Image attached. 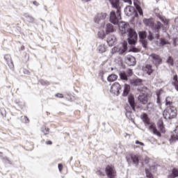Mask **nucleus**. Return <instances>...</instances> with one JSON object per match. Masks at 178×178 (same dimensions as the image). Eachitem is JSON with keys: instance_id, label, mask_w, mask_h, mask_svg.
Wrapping results in <instances>:
<instances>
[{"instance_id": "49530a36", "label": "nucleus", "mask_w": 178, "mask_h": 178, "mask_svg": "<svg viewBox=\"0 0 178 178\" xmlns=\"http://www.w3.org/2000/svg\"><path fill=\"white\" fill-rule=\"evenodd\" d=\"M124 2H126L127 3L131 5L133 3L131 1V0H123Z\"/></svg>"}, {"instance_id": "864d4df0", "label": "nucleus", "mask_w": 178, "mask_h": 178, "mask_svg": "<svg viewBox=\"0 0 178 178\" xmlns=\"http://www.w3.org/2000/svg\"><path fill=\"white\" fill-rule=\"evenodd\" d=\"M133 51L134 52H137V51H136V49H133Z\"/></svg>"}, {"instance_id": "7c9ffc66", "label": "nucleus", "mask_w": 178, "mask_h": 178, "mask_svg": "<svg viewBox=\"0 0 178 178\" xmlns=\"http://www.w3.org/2000/svg\"><path fill=\"white\" fill-rule=\"evenodd\" d=\"M98 51L100 52V54H104L105 51H106V48L105 47V44H100L98 47Z\"/></svg>"}, {"instance_id": "7ed1b4c3", "label": "nucleus", "mask_w": 178, "mask_h": 178, "mask_svg": "<svg viewBox=\"0 0 178 178\" xmlns=\"http://www.w3.org/2000/svg\"><path fill=\"white\" fill-rule=\"evenodd\" d=\"M163 115L165 119H175L177 117V107H166Z\"/></svg>"}, {"instance_id": "72a5a7b5", "label": "nucleus", "mask_w": 178, "mask_h": 178, "mask_svg": "<svg viewBox=\"0 0 178 178\" xmlns=\"http://www.w3.org/2000/svg\"><path fill=\"white\" fill-rule=\"evenodd\" d=\"M167 63H168V65H170V66H173L175 65V60H173V58H172V56L168 57L167 60Z\"/></svg>"}, {"instance_id": "6e6552de", "label": "nucleus", "mask_w": 178, "mask_h": 178, "mask_svg": "<svg viewBox=\"0 0 178 178\" xmlns=\"http://www.w3.org/2000/svg\"><path fill=\"white\" fill-rule=\"evenodd\" d=\"M149 58L152 59V62L156 67H159V65H161L162 63V58L161 56L156 54H152L149 55Z\"/></svg>"}, {"instance_id": "09e8293b", "label": "nucleus", "mask_w": 178, "mask_h": 178, "mask_svg": "<svg viewBox=\"0 0 178 178\" xmlns=\"http://www.w3.org/2000/svg\"><path fill=\"white\" fill-rule=\"evenodd\" d=\"M8 66H10V67H12L13 66V63L12 62V60H10V63L8 64Z\"/></svg>"}, {"instance_id": "37998d69", "label": "nucleus", "mask_w": 178, "mask_h": 178, "mask_svg": "<svg viewBox=\"0 0 178 178\" xmlns=\"http://www.w3.org/2000/svg\"><path fill=\"white\" fill-rule=\"evenodd\" d=\"M136 144H138L139 145H141L142 147H144V143L143 142H140L139 140H136Z\"/></svg>"}, {"instance_id": "3c124183", "label": "nucleus", "mask_w": 178, "mask_h": 178, "mask_svg": "<svg viewBox=\"0 0 178 178\" xmlns=\"http://www.w3.org/2000/svg\"><path fill=\"white\" fill-rule=\"evenodd\" d=\"M156 38H157V40L159 38V33H157V34L156 35Z\"/></svg>"}, {"instance_id": "9d476101", "label": "nucleus", "mask_w": 178, "mask_h": 178, "mask_svg": "<svg viewBox=\"0 0 178 178\" xmlns=\"http://www.w3.org/2000/svg\"><path fill=\"white\" fill-rule=\"evenodd\" d=\"M139 38L140 41L144 48H147V45H148V42H147V32L140 31L139 32Z\"/></svg>"}, {"instance_id": "5fc2aeb1", "label": "nucleus", "mask_w": 178, "mask_h": 178, "mask_svg": "<svg viewBox=\"0 0 178 178\" xmlns=\"http://www.w3.org/2000/svg\"><path fill=\"white\" fill-rule=\"evenodd\" d=\"M3 153L2 152H0V155H3Z\"/></svg>"}, {"instance_id": "58836bf2", "label": "nucleus", "mask_w": 178, "mask_h": 178, "mask_svg": "<svg viewBox=\"0 0 178 178\" xmlns=\"http://www.w3.org/2000/svg\"><path fill=\"white\" fill-rule=\"evenodd\" d=\"M97 175H98L99 176H105V173L102 172V170H98L97 171Z\"/></svg>"}, {"instance_id": "4d7b16f0", "label": "nucleus", "mask_w": 178, "mask_h": 178, "mask_svg": "<svg viewBox=\"0 0 178 178\" xmlns=\"http://www.w3.org/2000/svg\"><path fill=\"white\" fill-rule=\"evenodd\" d=\"M4 58H5V59H6V56Z\"/></svg>"}, {"instance_id": "4468645a", "label": "nucleus", "mask_w": 178, "mask_h": 178, "mask_svg": "<svg viewBox=\"0 0 178 178\" xmlns=\"http://www.w3.org/2000/svg\"><path fill=\"white\" fill-rule=\"evenodd\" d=\"M116 37L115 35H110L107 38V43L108 44L109 47H113V45L116 44Z\"/></svg>"}, {"instance_id": "c85d7f7f", "label": "nucleus", "mask_w": 178, "mask_h": 178, "mask_svg": "<svg viewBox=\"0 0 178 178\" xmlns=\"http://www.w3.org/2000/svg\"><path fill=\"white\" fill-rule=\"evenodd\" d=\"M157 17H159V19H160V20H161V22L163 23H164V24H165V25L169 24V20L166 19V18H165L164 17L161 16V15H159L157 16Z\"/></svg>"}, {"instance_id": "393cba45", "label": "nucleus", "mask_w": 178, "mask_h": 178, "mask_svg": "<svg viewBox=\"0 0 178 178\" xmlns=\"http://www.w3.org/2000/svg\"><path fill=\"white\" fill-rule=\"evenodd\" d=\"M106 33H113L115 31V29L113 28V25L111 24H107L106 25Z\"/></svg>"}, {"instance_id": "cd10ccee", "label": "nucleus", "mask_w": 178, "mask_h": 178, "mask_svg": "<svg viewBox=\"0 0 178 178\" xmlns=\"http://www.w3.org/2000/svg\"><path fill=\"white\" fill-rule=\"evenodd\" d=\"M41 131H42V133H43L44 134V136H47V134H49V128H48L45 126H43L41 128Z\"/></svg>"}, {"instance_id": "603ef678", "label": "nucleus", "mask_w": 178, "mask_h": 178, "mask_svg": "<svg viewBox=\"0 0 178 178\" xmlns=\"http://www.w3.org/2000/svg\"><path fill=\"white\" fill-rule=\"evenodd\" d=\"M24 118H25V119H26V120H27L28 122H30V120H29V118H27L26 116H25Z\"/></svg>"}, {"instance_id": "473e14b6", "label": "nucleus", "mask_w": 178, "mask_h": 178, "mask_svg": "<svg viewBox=\"0 0 178 178\" xmlns=\"http://www.w3.org/2000/svg\"><path fill=\"white\" fill-rule=\"evenodd\" d=\"M120 77L121 80H124L125 81H127V80H129V79L127 78V74H126L125 72H121L120 74Z\"/></svg>"}, {"instance_id": "412c9836", "label": "nucleus", "mask_w": 178, "mask_h": 178, "mask_svg": "<svg viewBox=\"0 0 178 178\" xmlns=\"http://www.w3.org/2000/svg\"><path fill=\"white\" fill-rule=\"evenodd\" d=\"M157 126H158V128H159V130L158 131L160 132V134L161 133H165L166 131L165 130V126L163 125V121H159L157 124Z\"/></svg>"}, {"instance_id": "6e6d98bb", "label": "nucleus", "mask_w": 178, "mask_h": 178, "mask_svg": "<svg viewBox=\"0 0 178 178\" xmlns=\"http://www.w3.org/2000/svg\"><path fill=\"white\" fill-rule=\"evenodd\" d=\"M128 8H129V9H133V8L130 7V6H128Z\"/></svg>"}, {"instance_id": "4be33fe9", "label": "nucleus", "mask_w": 178, "mask_h": 178, "mask_svg": "<svg viewBox=\"0 0 178 178\" xmlns=\"http://www.w3.org/2000/svg\"><path fill=\"white\" fill-rule=\"evenodd\" d=\"M172 86H174V87H175V90H177V91H178V76H177V74H175L172 77Z\"/></svg>"}, {"instance_id": "de8ad7c7", "label": "nucleus", "mask_w": 178, "mask_h": 178, "mask_svg": "<svg viewBox=\"0 0 178 178\" xmlns=\"http://www.w3.org/2000/svg\"><path fill=\"white\" fill-rule=\"evenodd\" d=\"M46 145H52V142L51 140H47V141H46Z\"/></svg>"}, {"instance_id": "c756f323", "label": "nucleus", "mask_w": 178, "mask_h": 178, "mask_svg": "<svg viewBox=\"0 0 178 178\" xmlns=\"http://www.w3.org/2000/svg\"><path fill=\"white\" fill-rule=\"evenodd\" d=\"M97 19H99V20H105V19H106V13H102L98 14Z\"/></svg>"}, {"instance_id": "c9c22d12", "label": "nucleus", "mask_w": 178, "mask_h": 178, "mask_svg": "<svg viewBox=\"0 0 178 178\" xmlns=\"http://www.w3.org/2000/svg\"><path fill=\"white\" fill-rule=\"evenodd\" d=\"M145 172H146V176L148 178H154V176L152 175V174H151V172H149V170H148V169H145Z\"/></svg>"}, {"instance_id": "b1692460", "label": "nucleus", "mask_w": 178, "mask_h": 178, "mask_svg": "<svg viewBox=\"0 0 178 178\" xmlns=\"http://www.w3.org/2000/svg\"><path fill=\"white\" fill-rule=\"evenodd\" d=\"M178 177V169L177 168H173L172 170V175L168 176V178H175Z\"/></svg>"}, {"instance_id": "f03ea898", "label": "nucleus", "mask_w": 178, "mask_h": 178, "mask_svg": "<svg viewBox=\"0 0 178 178\" xmlns=\"http://www.w3.org/2000/svg\"><path fill=\"white\" fill-rule=\"evenodd\" d=\"M140 119L143 120L145 126H149L148 129L153 133L157 137H162V134L156 129V124L154 122H151V118L148 116L146 113H143L140 115Z\"/></svg>"}, {"instance_id": "4c0bfd02", "label": "nucleus", "mask_w": 178, "mask_h": 178, "mask_svg": "<svg viewBox=\"0 0 178 178\" xmlns=\"http://www.w3.org/2000/svg\"><path fill=\"white\" fill-rule=\"evenodd\" d=\"M148 40H149V41H152V40H154V35H152V32L149 33V35L147 36Z\"/></svg>"}, {"instance_id": "8fccbe9b", "label": "nucleus", "mask_w": 178, "mask_h": 178, "mask_svg": "<svg viewBox=\"0 0 178 178\" xmlns=\"http://www.w3.org/2000/svg\"><path fill=\"white\" fill-rule=\"evenodd\" d=\"M33 5H35L36 6H38V2L35 1H33Z\"/></svg>"}, {"instance_id": "f704fd0d", "label": "nucleus", "mask_w": 178, "mask_h": 178, "mask_svg": "<svg viewBox=\"0 0 178 178\" xmlns=\"http://www.w3.org/2000/svg\"><path fill=\"white\" fill-rule=\"evenodd\" d=\"M160 44H161V45H167L168 44H169V41H168L166 39H165V38H161V40H160Z\"/></svg>"}, {"instance_id": "0eeeda50", "label": "nucleus", "mask_w": 178, "mask_h": 178, "mask_svg": "<svg viewBox=\"0 0 178 178\" xmlns=\"http://www.w3.org/2000/svg\"><path fill=\"white\" fill-rule=\"evenodd\" d=\"M112 51L113 54L118 52L120 55H123L127 51V43H121L119 46L114 47Z\"/></svg>"}, {"instance_id": "79ce46f5", "label": "nucleus", "mask_w": 178, "mask_h": 178, "mask_svg": "<svg viewBox=\"0 0 178 178\" xmlns=\"http://www.w3.org/2000/svg\"><path fill=\"white\" fill-rule=\"evenodd\" d=\"M58 170L60 172L63 170V165L61 163L58 164Z\"/></svg>"}, {"instance_id": "423d86ee", "label": "nucleus", "mask_w": 178, "mask_h": 178, "mask_svg": "<svg viewBox=\"0 0 178 178\" xmlns=\"http://www.w3.org/2000/svg\"><path fill=\"white\" fill-rule=\"evenodd\" d=\"M128 35H129V38H128L129 44H130V45H134L136 42H137V40H138L137 33H136L134 29H130L128 31Z\"/></svg>"}, {"instance_id": "ddd939ff", "label": "nucleus", "mask_w": 178, "mask_h": 178, "mask_svg": "<svg viewBox=\"0 0 178 178\" xmlns=\"http://www.w3.org/2000/svg\"><path fill=\"white\" fill-rule=\"evenodd\" d=\"M165 106L166 108L176 107L173 102V97L168 96L165 98Z\"/></svg>"}, {"instance_id": "c03bdc74", "label": "nucleus", "mask_w": 178, "mask_h": 178, "mask_svg": "<svg viewBox=\"0 0 178 178\" xmlns=\"http://www.w3.org/2000/svg\"><path fill=\"white\" fill-rule=\"evenodd\" d=\"M134 6L140 5V1L138 0H133Z\"/></svg>"}, {"instance_id": "a211bd4d", "label": "nucleus", "mask_w": 178, "mask_h": 178, "mask_svg": "<svg viewBox=\"0 0 178 178\" xmlns=\"http://www.w3.org/2000/svg\"><path fill=\"white\" fill-rule=\"evenodd\" d=\"M143 23L145 26H147L148 27H150L151 29H152V27H154V19L152 18H149V19H147L145 18L143 19Z\"/></svg>"}, {"instance_id": "9b49d317", "label": "nucleus", "mask_w": 178, "mask_h": 178, "mask_svg": "<svg viewBox=\"0 0 178 178\" xmlns=\"http://www.w3.org/2000/svg\"><path fill=\"white\" fill-rule=\"evenodd\" d=\"M122 90V87L120 84L118 82L114 83L111 88V92L115 94V95H119L120 94V90Z\"/></svg>"}, {"instance_id": "f8f14e48", "label": "nucleus", "mask_w": 178, "mask_h": 178, "mask_svg": "<svg viewBox=\"0 0 178 178\" xmlns=\"http://www.w3.org/2000/svg\"><path fill=\"white\" fill-rule=\"evenodd\" d=\"M169 141L170 144H173V143H176V141H178V127H177L176 129L171 133Z\"/></svg>"}, {"instance_id": "5701e85b", "label": "nucleus", "mask_w": 178, "mask_h": 178, "mask_svg": "<svg viewBox=\"0 0 178 178\" xmlns=\"http://www.w3.org/2000/svg\"><path fill=\"white\" fill-rule=\"evenodd\" d=\"M127 60H128L129 65H130L131 66H134V65H136V58H134V56H128Z\"/></svg>"}, {"instance_id": "39448f33", "label": "nucleus", "mask_w": 178, "mask_h": 178, "mask_svg": "<svg viewBox=\"0 0 178 178\" xmlns=\"http://www.w3.org/2000/svg\"><path fill=\"white\" fill-rule=\"evenodd\" d=\"M126 159L128 163H134L137 166L140 163V159H141V156L138 154H128L126 156Z\"/></svg>"}, {"instance_id": "2eb2a0df", "label": "nucleus", "mask_w": 178, "mask_h": 178, "mask_svg": "<svg viewBox=\"0 0 178 178\" xmlns=\"http://www.w3.org/2000/svg\"><path fill=\"white\" fill-rule=\"evenodd\" d=\"M128 102L134 112H136V102L134 101V96L129 95L128 97Z\"/></svg>"}, {"instance_id": "dca6fc26", "label": "nucleus", "mask_w": 178, "mask_h": 178, "mask_svg": "<svg viewBox=\"0 0 178 178\" xmlns=\"http://www.w3.org/2000/svg\"><path fill=\"white\" fill-rule=\"evenodd\" d=\"M144 72H146V73L149 75L151 76L152 73H154V69H152V65L150 64H147L143 67Z\"/></svg>"}, {"instance_id": "aec40b11", "label": "nucleus", "mask_w": 178, "mask_h": 178, "mask_svg": "<svg viewBox=\"0 0 178 178\" xmlns=\"http://www.w3.org/2000/svg\"><path fill=\"white\" fill-rule=\"evenodd\" d=\"M162 27H163V24H162V23H161V22L157 21L156 24H153L152 26V30H155L156 31V33H159V30H161V29H162Z\"/></svg>"}, {"instance_id": "a19ab883", "label": "nucleus", "mask_w": 178, "mask_h": 178, "mask_svg": "<svg viewBox=\"0 0 178 178\" xmlns=\"http://www.w3.org/2000/svg\"><path fill=\"white\" fill-rule=\"evenodd\" d=\"M55 97H56L57 98H63V94L62 93H57L56 94Z\"/></svg>"}, {"instance_id": "f257e3e1", "label": "nucleus", "mask_w": 178, "mask_h": 178, "mask_svg": "<svg viewBox=\"0 0 178 178\" xmlns=\"http://www.w3.org/2000/svg\"><path fill=\"white\" fill-rule=\"evenodd\" d=\"M111 3L113 8L117 9L116 13L115 11H111L110 14V22L113 23V24H118L119 21L122 19L121 16V8L120 5V0H108Z\"/></svg>"}, {"instance_id": "e433bc0d", "label": "nucleus", "mask_w": 178, "mask_h": 178, "mask_svg": "<svg viewBox=\"0 0 178 178\" xmlns=\"http://www.w3.org/2000/svg\"><path fill=\"white\" fill-rule=\"evenodd\" d=\"M161 94H162V90H158V91L156 92L157 102H159V97H161Z\"/></svg>"}, {"instance_id": "ea45409f", "label": "nucleus", "mask_w": 178, "mask_h": 178, "mask_svg": "<svg viewBox=\"0 0 178 178\" xmlns=\"http://www.w3.org/2000/svg\"><path fill=\"white\" fill-rule=\"evenodd\" d=\"M142 163H149V158L148 157H145L143 160V162H142Z\"/></svg>"}, {"instance_id": "bb28decb", "label": "nucleus", "mask_w": 178, "mask_h": 178, "mask_svg": "<svg viewBox=\"0 0 178 178\" xmlns=\"http://www.w3.org/2000/svg\"><path fill=\"white\" fill-rule=\"evenodd\" d=\"M129 92H130V85L125 84L124 90V95H129Z\"/></svg>"}, {"instance_id": "1a4fd4ad", "label": "nucleus", "mask_w": 178, "mask_h": 178, "mask_svg": "<svg viewBox=\"0 0 178 178\" xmlns=\"http://www.w3.org/2000/svg\"><path fill=\"white\" fill-rule=\"evenodd\" d=\"M149 99V95L148 94H142L140 95L138 97V100L140 104H143V105H151V103H148V100Z\"/></svg>"}, {"instance_id": "2f4dec72", "label": "nucleus", "mask_w": 178, "mask_h": 178, "mask_svg": "<svg viewBox=\"0 0 178 178\" xmlns=\"http://www.w3.org/2000/svg\"><path fill=\"white\" fill-rule=\"evenodd\" d=\"M135 8L140 16L143 15V8L140 6V4L135 6Z\"/></svg>"}, {"instance_id": "a18cd8bd", "label": "nucleus", "mask_w": 178, "mask_h": 178, "mask_svg": "<svg viewBox=\"0 0 178 178\" xmlns=\"http://www.w3.org/2000/svg\"><path fill=\"white\" fill-rule=\"evenodd\" d=\"M127 74L129 75V76H133V70H127Z\"/></svg>"}, {"instance_id": "13d9d810", "label": "nucleus", "mask_w": 178, "mask_h": 178, "mask_svg": "<svg viewBox=\"0 0 178 178\" xmlns=\"http://www.w3.org/2000/svg\"><path fill=\"white\" fill-rule=\"evenodd\" d=\"M136 16H138V14H136Z\"/></svg>"}, {"instance_id": "20e7f679", "label": "nucleus", "mask_w": 178, "mask_h": 178, "mask_svg": "<svg viewBox=\"0 0 178 178\" xmlns=\"http://www.w3.org/2000/svg\"><path fill=\"white\" fill-rule=\"evenodd\" d=\"M105 173L108 178H116L118 173L116 172V168L112 164H108L105 168Z\"/></svg>"}, {"instance_id": "f3484780", "label": "nucleus", "mask_w": 178, "mask_h": 178, "mask_svg": "<svg viewBox=\"0 0 178 178\" xmlns=\"http://www.w3.org/2000/svg\"><path fill=\"white\" fill-rule=\"evenodd\" d=\"M131 86H134V87H137L138 86H143V79H131L130 81Z\"/></svg>"}, {"instance_id": "a878e982", "label": "nucleus", "mask_w": 178, "mask_h": 178, "mask_svg": "<svg viewBox=\"0 0 178 178\" xmlns=\"http://www.w3.org/2000/svg\"><path fill=\"white\" fill-rule=\"evenodd\" d=\"M108 81L113 82L116 81L118 80V75L116 74H111L107 78Z\"/></svg>"}, {"instance_id": "6ab92c4d", "label": "nucleus", "mask_w": 178, "mask_h": 178, "mask_svg": "<svg viewBox=\"0 0 178 178\" xmlns=\"http://www.w3.org/2000/svg\"><path fill=\"white\" fill-rule=\"evenodd\" d=\"M127 24L124 22H121L119 24V29L122 34H126V31H127Z\"/></svg>"}]
</instances>
